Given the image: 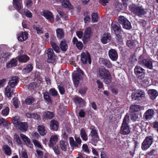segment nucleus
<instances>
[{
    "label": "nucleus",
    "instance_id": "052dcab7",
    "mask_svg": "<svg viewBox=\"0 0 158 158\" xmlns=\"http://www.w3.org/2000/svg\"><path fill=\"white\" fill-rule=\"evenodd\" d=\"M75 139L76 140L75 144H77V146L76 147H78L79 145H80L81 142V140L79 137H75Z\"/></svg>",
    "mask_w": 158,
    "mask_h": 158
},
{
    "label": "nucleus",
    "instance_id": "0eeeda50",
    "mask_svg": "<svg viewBox=\"0 0 158 158\" xmlns=\"http://www.w3.org/2000/svg\"><path fill=\"white\" fill-rule=\"evenodd\" d=\"M45 52L47 54L48 62L52 64L56 63L57 56L55 55L52 49L48 48Z\"/></svg>",
    "mask_w": 158,
    "mask_h": 158
},
{
    "label": "nucleus",
    "instance_id": "49530a36",
    "mask_svg": "<svg viewBox=\"0 0 158 158\" xmlns=\"http://www.w3.org/2000/svg\"><path fill=\"white\" fill-rule=\"evenodd\" d=\"M9 55L7 53H3L0 56V60L4 62L6 61L7 59L8 58Z\"/></svg>",
    "mask_w": 158,
    "mask_h": 158
},
{
    "label": "nucleus",
    "instance_id": "6e6552de",
    "mask_svg": "<svg viewBox=\"0 0 158 158\" xmlns=\"http://www.w3.org/2000/svg\"><path fill=\"white\" fill-rule=\"evenodd\" d=\"M131 96L133 100H140L145 97V93L144 91L139 90L133 93Z\"/></svg>",
    "mask_w": 158,
    "mask_h": 158
},
{
    "label": "nucleus",
    "instance_id": "4be33fe9",
    "mask_svg": "<svg viewBox=\"0 0 158 158\" xmlns=\"http://www.w3.org/2000/svg\"><path fill=\"white\" fill-rule=\"evenodd\" d=\"M50 128L53 131H56L58 128V124L57 122L55 120H52L50 122Z\"/></svg>",
    "mask_w": 158,
    "mask_h": 158
},
{
    "label": "nucleus",
    "instance_id": "7c9ffc66",
    "mask_svg": "<svg viewBox=\"0 0 158 158\" xmlns=\"http://www.w3.org/2000/svg\"><path fill=\"white\" fill-rule=\"evenodd\" d=\"M33 66L31 64H28L26 67L23 69V72L26 74L31 72L32 70Z\"/></svg>",
    "mask_w": 158,
    "mask_h": 158
},
{
    "label": "nucleus",
    "instance_id": "393cba45",
    "mask_svg": "<svg viewBox=\"0 0 158 158\" xmlns=\"http://www.w3.org/2000/svg\"><path fill=\"white\" fill-rule=\"evenodd\" d=\"M142 109L143 107L139 105H134L130 107V110L131 113H135L139 111Z\"/></svg>",
    "mask_w": 158,
    "mask_h": 158
},
{
    "label": "nucleus",
    "instance_id": "a18cd8bd",
    "mask_svg": "<svg viewBox=\"0 0 158 158\" xmlns=\"http://www.w3.org/2000/svg\"><path fill=\"white\" fill-rule=\"evenodd\" d=\"M92 138L91 140V142L94 145L96 146V143L99 140V138L97 135L92 136Z\"/></svg>",
    "mask_w": 158,
    "mask_h": 158
},
{
    "label": "nucleus",
    "instance_id": "ddd939ff",
    "mask_svg": "<svg viewBox=\"0 0 158 158\" xmlns=\"http://www.w3.org/2000/svg\"><path fill=\"white\" fill-rule=\"evenodd\" d=\"M155 114L154 110L152 109L147 110L143 115V117L146 120H150L152 118Z\"/></svg>",
    "mask_w": 158,
    "mask_h": 158
},
{
    "label": "nucleus",
    "instance_id": "4468645a",
    "mask_svg": "<svg viewBox=\"0 0 158 158\" xmlns=\"http://www.w3.org/2000/svg\"><path fill=\"white\" fill-rule=\"evenodd\" d=\"M139 64L150 69H152L153 67L152 62L148 59H143L142 60H140L139 61Z\"/></svg>",
    "mask_w": 158,
    "mask_h": 158
},
{
    "label": "nucleus",
    "instance_id": "f3484780",
    "mask_svg": "<svg viewBox=\"0 0 158 158\" xmlns=\"http://www.w3.org/2000/svg\"><path fill=\"white\" fill-rule=\"evenodd\" d=\"M80 76L78 73L74 72L73 76V78L74 84L76 87H77L79 83Z\"/></svg>",
    "mask_w": 158,
    "mask_h": 158
},
{
    "label": "nucleus",
    "instance_id": "412c9836",
    "mask_svg": "<svg viewBox=\"0 0 158 158\" xmlns=\"http://www.w3.org/2000/svg\"><path fill=\"white\" fill-rule=\"evenodd\" d=\"M20 136L28 147L31 148L32 147L33 145L31 143L30 140L28 137L22 134H20Z\"/></svg>",
    "mask_w": 158,
    "mask_h": 158
},
{
    "label": "nucleus",
    "instance_id": "a211bd4d",
    "mask_svg": "<svg viewBox=\"0 0 158 158\" xmlns=\"http://www.w3.org/2000/svg\"><path fill=\"white\" fill-rule=\"evenodd\" d=\"M111 36L110 33H105L101 39V41L103 44H106L109 42L111 40Z\"/></svg>",
    "mask_w": 158,
    "mask_h": 158
},
{
    "label": "nucleus",
    "instance_id": "72a5a7b5",
    "mask_svg": "<svg viewBox=\"0 0 158 158\" xmlns=\"http://www.w3.org/2000/svg\"><path fill=\"white\" fill-rule=\"evenodd\" d=\"M56 31L57 36L58 38L61 39L64 37V33L62 29L58 28L56 30Z\"/></svg>",
    "mask_w": 158,
    "mask_h": 158
},
{
    "label": "nucleus",
    "instance_id": "39448f33",
    "mask_svg": "<svg viewBox=\"0 0 158 158\" xmlns=\"http://www.w3.org/2000/svg\"><path fill=\"white\" fill-rule=\"evenodd\" d=\"M153 138L152 136L146 137L141 145V148L143 150H146L151 145L153 142Z\"/></svg>",
    "mask_w": 158,
    "mask_h": 158
},
{
    "label": "nucleus",
    "instance_id": "9b49d317",
    "mask_svg": "<svg viewBox=\"0 0 158 158\" xmlns=\"http://www.w3.org/2000/svg\"><path fill=\"white\" fill-rule=\"evenodd\" d=\"M135 72L139 79H142L144 76L145 70L139 66H136L135 69Z\"/></svg>",
    "mask_w": 158,
    "mask_h": 158
},
{
    "label": "nucleus",
    "instance_id": "2eb2a0df",
    "mask_svg": "<svg viewBox=\"0 0 158 158\" xmlns=\"http://www.w3.org/2000/svg\"><path fill=\"white\" fill-rule=\"evenodd\" d=\"M41 15L49 21H52L54 20L53 15L52 13L49 11H43L41 12Z\"/></svg>",
    "mask_w": 158,
    "mask_h": 158
},
{
    "label": "nucleus",
    "instance_id": "f8f14e48",
    "mask_svg": "<svg viewBox=\"0 0 158 158\" xmlns=\"http://www.w3.org/2000/svg\"><path fill=\"white\" fill-rule=\"evenodd\" d=\"M108 54L110 58L113 61H116L118 58V54L116 50L111 49L108 51Z\"/></svg>",
    "mask_w": 158,
    "mask_h": 158
},
{
    "label": "nucleus",
    "instance_id": "69168bd1",
    "mask_svg": "<svg viewBox=\"0 0 158 158\" xmlns=\"http://www.w3.org/2000/svg\"><path fill=\"white\" fill-rule=\"evenodd\" d=\"M83 150L85 152L89 153V151L87 145L86 144H83L82 146Z\"/></svg>",
    "mask_w": 158,
    "mask_h": 158
},
{
    "label": "nucleus",
    "instance_id": "f257e3e1",
    "mask_svg": "<svg viewBox=\"0 0 158 158\" xmlns=\"http://www.w3.org/2000/svg\"><path fill=\"white\" fill-rule=\"evenodd\" d=\"M97 75L101 79H103L106 84H108L111 82V77L110 72L104 67L100 68L99 69Z\"/></svg>",
    "mask_w": 158,
    "mask_h": 158
},
{
    "label": "nucleus",
    "instance_id": "774afa93",
    "mask_svg": "<svg viewBox=\"0 0 158 158\" xmlns=\"http://www.w3.org/2000/svg\"><path fill=\"white\" fill-rule=\"evenodd\" d=\"M21 154L22 158H27V154L25 150H22L21 152Z\"/></svg>",
    "mask_w": 158,
    "mask_h": 158
},
{
    "label": "nucleus",
    "instance_id": "09e8293b",
    "mask_svg": "<svg viewBox=\"0 0 158 158\" xmlns=\"http://www.w3.org/2000/svg\"><path fill=\"white\" fill-rule=\"evenodd\" d=\"M127 44L130 48H134L135 46V42L131 40H128L127 41Z\"/></svg>",
    "mask_w": 158,
    "mask_h": 158
},
{
    "label": "nucleus",
    "instance_id": "13d9d810",
    "mask_svg": "<svg viewBox=\"0 0 158 158\" xmlns=\"http://www.w3.org/2000/svg\"><path fill=\"white\" fill-rule=\"evenodd\" d=\"M57 11L60 15L61 16V17L64 18L65 20L68 19V17L67 15L63 12L60 11L59 10H58Z\"/></svg>",
    "mask_w": 158,
    "mask_h": 158
},
{
    "label": "nucleus",
    "instance_id": "4c0bfd02",
    "mask_svg": "<svg viewBox=\"0 0 158 158\" xmlns=\"http://www.w3.org/2000/svg\"><path fill=\"white\" fill-rule=\"evenodd\" d=\"M17 64V61L15 59H12L10 62L7 64L8 68H10L13 66H16Z\"/></svg>",
    "mask_w": 158,
    "mask_h": 158
},
{
    "label": "nucleus",
    "instance_id": "c9c22d12",
    "mask_svg": "<svg viewBox=\"0 0 158 158\" xmlns=\"http://www.w3.org/2000/svg\"><path fill=\"white\" fill-rule=\"evenodd\" d=\"M43 115L44 117L49 119H52L54 116L53 113L52 112L49 111L44 113Z\"/></svg>",
    "mask_w": 158,
    "mask_h": 158
},
{
    "label": "nucleus",
    "instance_id": "37998d69",
    "mask_svg": "<svg viewBox=\"0 0 158 158\" xmlns=\"http://www.w3.org/2000/svg\"><path fill=\"white\" fill-rule=\"evenodd\" d=\"M9 111V108L6 107L2 110L1 114L4 116H6L8 115Z\"/></svg>",
    "mask_w": 158,
    "mask_h": 158
},
{
    "label": "nucleus",
    "instance_id": "603ef678",
    "mask_svg": "<svg viewBox=\"0 0 158 158\" xmlns=\"http://www.w3.org/2000/svg\"><path fill=\"white\" fill-rule=\"evenodd\" d=\"M36 82L31 83L28 86V89L30 90H35L36 89Z\"/></svg>",
    "mask_w": 158,
    "mask_h": 158
},
{
    "label": "nucleus",
    "instance_id": "b1692460",
    "mask_svg": "<svg viewBox=\"0 0 158 158\" xmlns=\"http://www.w3.org/2000/svg\"><path fill=\"white\" fill-rule=\"evenodd\" d=\"M28 33L26 32L21 33L19 35L18 39L20 41H23L27 40L28 38Z\"/></svg>",
    "mask_w": 158,
    "mask_h": 158
},
{
    "label": "nucleus",
    "instance_id": "20e7f679",
    "mask_svg": "<svg viewBox=\"0 0 158 158\" xmlns=\"http://www.w3.org/2000/svg\"><path fill=\"white\" fill-rule=\"evenodd\" d=\"M111 27L116 35L117 39L121 41L122 36L121 35V29L120 25L116 22H113L111 24Z\"/></svg>",
    "mask_w": 158,
    "mask_h": 158
},
{
    "label": "nucleus",
    "instance_id": "5fc2aeb1",
    "mask_svg": "<svg viewBox=\"0 0 158 158\" xmlns=\"http://www.w3.org/2000/svg\"><path fill=\"white\" fill-rule=\"evenodd\" d=\"M33 142L35 145L38 148L41 149H43V146L37 140H33Z\"/></svg>",
    "mask_w": 158,
    "mask_h": 158
},
{
    "label": "nucleus",
    "instance_id": "a19ab883",
    "mask_svg": "<svg viewBox=\"0 0 158 158\" xmlns=\"http://www.w3.org/2000/svg\"><path fill=\"white\" fill-rule=\"evenodd\" d=\"M62 5L65 8H70L71 5L69 1L68 0H64L62 3Z\"/></svg>",
    "mask_w": 158,
    "mask_h": 158
},
{
    "label": "nucleus",
    "instance_id": "c03bdc74",
    "mask_svg": "<svg viewBox=\"0 0 158 158\" xmlns=\"http://www.w3.org/2000/svg\"><path fill=\"white\" fill-rule=\"evenodd\" d=\"M123 28L126 29H129L131 28V23L128 20H127L123 24Z\"/></svg>",
    "mask_w": 158,
    "mask_h": 158
},
{
    "label": "nucleus",
    "instance_id": "338daca9",
    "mask_svg": "<svg viewBox=\"0 0 158 158\" xmlns=\"http://www.w3.org/2000/svg\"><path fill=\"white\" fill-rule=\"evenodd\" d=\"M13 103L14 106L15 108H17L18 107V99L17 98H14L13 99Z\"/></svg>",
    "mask_w": 158,
    "mask_h": 158
},
{
    "label": "nucleus",
    "instance_id": "864d4df0",
    "mask_svg": "<svg viewBox=\"0 0 158 158\" xmlns=\"http://www.w3.org/2000/svg\"><path fill=\"white\" fill-rule=\"evenodd\" d=\"M92 20L93 23L97 22L98 20V15L97 13H93L92 15Z\"/></svg>",
    "mask_w": 158,
    "mask_h": 158
},
{
    "label": "nucleus",
    "instance_id": "9d476101",
    "mask_svg": "<svg viewBox=\"0 0 158 158\" xmlns=\"http://www.w3.org/2000/svg\"><path fill=\"white\" fill-rule=\"evenodd\" d=\"M92 35L91 29L90 27L87 28L85 30L83 41L84 44H85L89 40L91 36Z\"/></svg>",
    "mask_w": 158,
    "mask_h": 158
},
{
    "label": "nucleus",
    "instance_id": "58836bf2",
    "mask_svg": "<svg viewBox=\"0 0 158 158\" xmlns=\"http://www.w3.org/2000/svg\"><path fill=\"white\" fill-rule=\"evenodd\" d=\"M50 44L54 51L57 53L59 52H60V48L58 45H57L55 43L52 41L50 42Z\"/></svg>",
    "mask_w": 158,
    "mask_h": 158
},
{
    "label": "nucleus",
    "instance_id": "a878e982",
    "mask_svg": "<svg viewBox=\"0 0 158 158\" xmlns=\"http://www.w3.org/2000/svg\"><path fill=\"white\" fill-rule=\"evenodd\" d=\"M73 42L74 44H76V46L80 50L82 49L83 47V44L82 42L78 41L77 38L74 37L73 40Z\"/></svg>",
    "mask_w": 158,
    "mask_h": 158
},
{
    "label": "nucleus",
    "instance_id": "1a4fd4ad",
    "mask_svg": "<svg viewBox=\"0 0 158 158\" xmlns=\"http://www.w3.org/2000/svg\"><path fill=\"white\" fill-rule=\"evenodd\" d=\"M81 61L84 64H86L88 62L89 64L91 63L90 57L87 52H83L81 55Z\"/></svg>",
    "mask_w": 158,
    "mask_h": 158
},
{
    "label": "nucleus",
    "instance_id": "bf43d9fd",
    "mask_svg": "<svg viewBox=\"0 0 158 158\" xmlns=\"http://www.w3.org/2000/svg\"><path fill=\"white\" fill-rule=\"evenodd\" d=\"M33 27L34 29L36 30L38 34L43 33V30L41 28L35 26H34Z\"/></svg>",
    "mask_w": 158,
    "mask_h": 158
},
{
    "label": "nucleus",
    "instance_id": "e2e57ef3",
    "mask_svg": "<svg viewBox=\"0 0 158 158\" xmlns=\"http://www.w3.org/2000/svg\"><path fill=\"white\" fill-rule=\"evenodd\" d=\"M58 88L60 94H64L65 93V90L62 86L60 85L58 86Z\"/></svg>",
    "mask_w": 158,
    "mask_h": 158
},
{
    "label": "nucleus",
    "instance_id": "cd10ccee",
    "mask_svg": "<svg viewBox=\"0 0 158 158\" xmlns=\"http://www.w3.org/2000/svg\"><path fill=\"white\" fill-rule=\"evenodd\" d=\"M80 135L82 140L84 141H86L88 139L87 134L84 128H82L80 130Z\"/></svg>",
    "mask_w": 158,
    "mask_h": 158
},
{
    "label": "nucleus",
    "instance_id": "2f4dec72",
    "mask_svg": "<svg viewBox=\"0 0 158 158\" xmlns=\"http://www.w3.org/2000/svg\"><path fill=\"white\" fill-rule=\"evenodd\" d=\"M22 14H20L22 15H25L26 16L31 18L32 16V13L27 9H23L22 11Z\"/></svg>",
    "mask_w": 158,
    "mask_h": 158
},
{
    "label": "nucleus",
    "instance_id": "f704fd0d",
    "mask_svg": "<svg viewBox=\"0 0 158 158\" xmlns=\"http://www.w3.org/2000/svg\"><path fill=\"white\" fill-rule=\"evenodd\" d=\"M18 59L19 61L25 63L29 60V58L26 55H23L19 56Z\"/></svg>",
    "mask_w": 158,
    "mask_h": 158
},
{
    "label": "nucleus",
    "instance_id": "6e6d98bb",
    "mask_svg": "<svg viewBox=\"0 0 158 158\" xmlns=\"http://www.w3.org/2000/svg\"><path fill=\"white\" fill-rule=\"evenodd\" d=\"M50 94L52 96H57V92L54 88H52L49 91Z\"/></svg>",
    "mask_w": 158,
    "mask_h": 158
},
{
    "label": "nucleus",
    "instance_id": "4d7b16f0",
    "mask_svg": "<svg viewBox=\"0 0 158 158\" xmlns=\"http://www.w3.org/2000/svg\"><path fill=\"white\" fill-rule=\"evenodd\" d=\"M69 143L70 145L72 147H76L77 146V144H75V142L73 138V137H70L69 138Z\"/></svg>",
    "mask_w": 158,
    "mask_h": 158
},
{
    "label": "nucleus",
    "instance_id": "473e14b6",
    "mask_svg": "<svg viewBox=\"0 0 158 158\" xmlns=\"http://www.w3.org/2000/svg\"><path fill=\"white\" fill-rule=\"evenodd\" d=\"M60 47L61 49L63 51H65L68 48V46L65 41H61L60 44Z\"/></svg>",
    "mask_w": 158,
    "mask_h": 158
},
{
    "label": "nucleus",
    "instance_id": "e433bc0d",
    "mask_svg": "<svg viewBox=\"0 0 158 158\" xmlns=\"http://www.w3.org/2000/svg\"><path fill=\"white\" fill-rule=\"evenodd\" d=\"M35 101V98L32 96H29L25 100V103L27 105H31Z\"/></svg>",
    "mask_w": 158,
    "mask_h": 158
},
{
    "label": "nucleus",
    "instance_id": "bb28decb",
    "mask_svg": "<svg viewBox=\"0 0 158 158\" xmlns=\"http://www.w3.org/2000/svg\"><path fill=\"white\" fill-rule=\"evenodd\" d=\"M13 5L15 9L20 14H22V9L23 8L21 2L18 3L16 2L13 3Z\"/></svg>",
    "mask_w": 158,
    "mask_h": 158
},
{
    "label": "nucleus",
    "instance_id": "423d86ee",
    "mask_svg": "<svg viewBox=\"0 0 158 158\" xmlns=\"http://www.w3.org/2000/svg\"><path fill=\"white\" fill-rule=\"evenodd\" d=\"M13 123L15 125L18 126L19 128L22 131H26L28 127L27 123L26 122H21L17 117L14 118Z\"/></svg>",
    "mask_w": 158,
    "mask_h": 158
},
{
    "label": "nucleus",
    "instance_id": "5701e85b",
    "mask_svg": "<svg viewBox=\"0 0 158 158\" xmlns=\"http://www.w3.org/2000/svg\"><path fill=\"white\" fill-rule=\"evenodd\" d=\"M10 86L8 85L5 88V94L8 97H10L13 94L14 90L11 88Z\"/></svg>",
    "mask_w": 158,
    "mask_h": 158
},
{
    "label": "nucleus",
    "instance_id": "8fccbe9b",
    "mask_svg": "<svg viewBox=\"0 0 158 158\" xmlns=\"http://www.w3.org/2000/svg\"><path fill=\"white\" fill-rule=\"evenodd\" d=\"M75 102L78 104H80L82 105L84 104L85 102L81 98L76 97L75 98Z\"/></svg>",
    "mask_w": 158,
    "mask_h": 158
},
{
    "label": "nucleus",
    "instance_id": "ea45409f",
    "mask_svg": "<svg viewBox=\"0 0 158 158\" xmlns=\"http://www.w3.org/2000/svg\"><path fill=\"white\" fill-rule=\"evenodd\" d=\"M68 145L67 143L61 140L60 142V146L61 149L63 151H65L67 149V146Z\"/></svg>",
    "mask_w": 158,
    "mask_h": 158
},
{
    "label": "nucleus",
    "instance_id": "0e129e2a",
    "mask_svg": "<svg viewBox=\"0 0 158 158\" xmlns=\"http://www.w3.org/2000/svg\"><path fill=\"white\" fill-rule=\"evenodd\" d=\"M14 138L15 140L18 144H21V141L19 136L17 134H15L14 136Z\"/></svg>",
    "mask_w": 158,
    "mask_h": 158
},
{
    "label": "nucleus",
    "instance_id": "c756f323",
    "mask_svg": "<svg viewBox=\"0 0 158 158\" xmlns=\"http://www.w3.org/2000/svg\"><path fill=\"white\" fill-rule=\"evenodd\" d=\"M100 61L105 66L108 68H110L112 67V64L110 61L106 59H101Z\"/></svg>",
    "mask_w": 158,
    "mask_h": 158
},
{
    "label": "nucleus",
    "instance_id": "f03ea898",
    "mask_svg": "<svg viewBox=\"0 0 158 158\" xmlns=\"http://www.w3.org/2000/svg\"><path fill=\"white\" fill-rule=\"evenodd\" d=\"M131 13L139 16H141L147 13V10L142 6L133 5L130 6Z\"/></svg>",
    "mask_w": 158,
    "mask_h": 158
},
{
    "label": "nucleus",
    "instance_id": "79ce46f5",
    "mask_svg": "<svg viewBox=\"0 0 158 158\" xmlns=\"http://www.w3.org/2000/svg\"><path fill=\"white\" fill-rule=\"evenodd\" d=\"M44 99L49 103H51L52 100L49 95V93L47 92H45L43 93Z\"/></svg>",
    "mask_w": 158,
    "mask_h": 158
},
{
    "label": "nucleus",
    "instance_id": "6ab92c4d",
    "mask_svg": "<svg viewBox=\"0 0 158 158\" xmlns=\"http://www.w3.org/2000/svg\"><path fill=\"white\" fill-rule=\"evenodd\" d=\"M18 81V77L16 76L12 77L10 78L8 85L10 86L11 88H13L17 84Z\"/></svg>",
    "mask_w": 158,
    "mask_h": 158
},
{
    "label": "nucleus",
    "instance_id": "c85d7f7f",
    "mask_svg": "<svg viewBox=\"0 0 158 158\" xmlns=\"http://www.w3.org/2000/svg\"><path fill=\"white\" fill-rule=\"evenodd\" d=\"M38 131L40 134L42 135H44L47 133L45 127L43 125H39L38 127Z\"/></svg>",
    "mask_w": 158,
    "mask_h": 158
},
{
    "label": "nucleus",
    "instance_id": "de8ad7c7",
    "mask_svg": "<svg viewBox=\"0 0 158 158\" xmlns=\"http://www.w3.org/2000/svg\"><path fill=\"white\" fill-rule=\"evenodd\" d=\"M3 148L5 153L8 155L11 154V150L10 148L7 145H4L3 146Z\"/></svg>",
    "mask_w": 158,
    "mask_h": 158
},
{
    "label": "nucleus",
    "instance_id": "3c124183",
    "mask_svg": "<svg viewBox=\"0 0 158 158\" xmlns=\"http://www.w3.org/2000/svg\"><path fill=\"white\" fill-rule=\"evenodd\" d=\"M127 20L126 18L123 16H120L118 18V22L122 24Z\"/></svg>",
    "mask_w": 158,
    "mask_h": 158
},
{
    "label": "nucleus",
    "instance_id": "aec40b11",
    "mask_svg": "<svg viewBox=\"0 0 158 158\" xmlns=\"http://www.w3.org/2000/svg\"><path fill=\"white\" fill-rule=\"evenodd\" d=\"M150 98L152 100H154L158 95V92L155 89H150L148 91Z\"/></svg>",
    "mask_w": 158,
    "mask_h": 158
},
{
    "label": "nucleus",
    "instance_id": "680f3d73",
    "mask_svg": "<svg viewBox=\"0 0 158 158\" xmlns=\"http://www.w3.org/2000/svg\"><path fill=\"white\" fill-rule=\"evenodd\" d=\"M87 90L86 87H81L79 90V93L81 94H85L86 93V91Z\"/></svg>",
    "mask_w": 158,
    "mask_h": 158
},
{
    "label": "nucleus",
    "instance_id": "7ed1b4c3",
    "mask_svg": "<svg viewBox=\"0 0 158 158\" xmlns=\"http://www.w3.org/2000/svg\"><path fill=\"white\" fill-rule=\"evenodd\" d=\"M129 120V116L126 115L123 118L121 127L120 132L121 134L125 135L128 134L130 133V129L128 126Z\"/></svg>",
    "mask_w": 158,
    "mask_h": 158
},
{
    "label": "nucleus",
    "instance_id": "dca6fc26",
    "mask_svg": "<svg viewBox=\"0 0 158 158\" xmlns=\"http://www.w3.org/2000/svg\"><path fill=\"white\" fill-rule=\"evenodd\" d=\"M58 135H52L49 139V146L50 147H53L56 144L58 140Z\"/></svg>",
    "mask_w": 158,
    "mask_h": 158
}]
</instances>
